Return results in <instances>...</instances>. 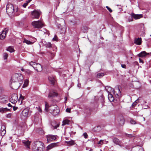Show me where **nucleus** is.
Returning <instances> with one entry per match:
<instances>
[{"instance_id": "nucleus-1", "label": "nucleus", "mask_w": 151, "mask_h": 151, "mask_svg": "<svg viewBox=\"0 0 151 151\" xmlns=\"http://www.w3.org/2000/svg\"><path fill=\"white\" fill-rule=\"evenodd\" d=\"M23 80V77L20 73H16L13 74L11 78L12 87L14 89H17L19 86V81Z\"/></svg>"}, {"instance_id": "nucleus-2", "label": "nucleus", "mask_w": 151, "mask_h": 151, "mask_svg": "<svg viewBox=\"0 0 151 151\" xmlns=\"http://www.w3.org/2000/svg\"><path fill=\"white\" fill-rule=\"evenodd\" d=\"M45 110L47 112L49 111L50 113L55 116L58 115L60 111L59 108L57 106H50L47 102H45Z\"/></svg>"}, {"instance_id": "nucleus-3", "label": "nucleus", "mask_w": 151, "mask_h": 151, "mask_svg": "<svg viewBox=\"0 0 151 151\" xmlns=\"http://www.w3.org/2000/svg\"><path fill=\"white\" fill-rule=\"evenodd\" d=\"M6 12L8 14L11 15L14 14V12H17L18 10V8L17 6L13 5L11 4H8L6 6Z\"/></svg>"}, {"instance_id": "nucleus-4", "label": "nucleus", "mask_w": 151, "mask_h": 151, "mask_svg": "<svg viewBox=\"0 0 151 151\" xmlns=\"http://www.w3.org/2000/svg\"><path fill=\"white\" fill-rule=\"evenodd\" d=\"M44 144L40 141H37L32 144L33 151H43Z\"/></svg>"}, {"instance_id": "nucleus-5", "label": "nucleus", "mask_w": 151, "mask_h": 151, "mask_svg": "<svg viewBox=\"0 0 151 151\" xmlns=\"http://www.w3.org/2000/svg\"><path fill=\"white\" fill-rule=\"evenodd\" d=\"M32 25L34 28L40 29L43 26V23L41 21L38 20L32 22Z\"/></svg>"}, {"instance_id": "nucleus-6", "label": "nucleus", "mask_w": 151, "mask_h": 151, "mask_svg": "<svg viewBox=\"0 0 151 151\" xmlns=\"http://www.w3.org/2000/svg\"><path fill=\"white\" fill-rule=\"evenodd\" d=\"M41 13L40 10H35L31 12V14L32 18L38 19L39 18Z\"/></svg>"}, {"instance_id": "nucleus-7", "label": "nucleus", "mask_w": 151, "mask_h": 151, "mask_svg": "<svg viewBox=\"0 0 151 151\" xmlns=\"http://www.w3.org/2000/svg\"><path fill=\"white\" fill-rule=\"evenodd\" d=\"M18 100L17 95L14 93L12 95L11 98L9 99V101L12 103L15 104L17 102Z\"/></svg>"}, {"instance_id": "nucleus-8", "label": "nucleus", "mask_w": 151, "mask_h": 151, "mask_svg": "<svg viewBox=\"0 0 151 151\" xmlns=\"http://www.w3.org/2000/svg\"><path fill=\"white\" fill-rule=\"evenodd\" d=\"M8 32V29L6 28L4 29L2 31L1 33L0 34V39L3 40L6 37V34Z\"/></svg>"}, {"instance_id": "nucleus-9", "label": "nucleus", "mask_w": 151, "mask_h": 151, "mask_svg": "<svg viewBox=\"0 0 151 151\" xmlns=\"http://www.w3.org/2000/svg\"><path fill=\"white\" fill-rule=\"evenodd\" d=\"M6 125L4 123H2L1 124V134L2 136H4L6 133Z\"/></svg>"}, {"instance_id": "nucleus-10", "label": "nucleus", "mask_w": 151, "mask_h": 151, "mask_svg": "<svg viewBox=\"0 0 151 151\" xmlns=\"http://www.w3.org/2000/svg\"><path fill=\"white\" fill-rule=\"evenodd\" d=\"M47 141L48 142H50L55 140L56 139V136L52 134H49L47 136Z\"/></svg>"}, {"instance_id": "nucleus-11", "label": "nucleus", "mask_w": 151, "mask_h": 151, "mask_svg": "<svg viewBox=\"0 0 151 151\" xmlns=\"http://www.w3.org/2000/svg\"><path fill=\"white\" fill-rule=\"evenodd\" d=\"M105 89L108 93V97H110L112 96L111 94L110 93L111 91L113 92L115 94V92L114 91V89L111 88V87L107 86L105 87Z\"/></svg>"}, {"instance_id": "nucleus-12", "label": "nucleus", "mask_w": 151, "mask_h": 151, "mask_svg": "<svg viewBox=\"0 0 151 151\" xmlns=\"http://www.w3.org/2000/svg\"><path fill=\"white\" fill-rule=\"evenodd\" d=\"M34 69L37 72H40L42 70V67L41 65L36 63L34 65Z\"/></svg>"}, {"instance_id": "nucleus-13", "label": "nucleus", "mask_w": 151, "mask_h": 151, "mask_svg": "<svg viewBox=\"0 0 151 151\" xmlns=\"http://www.w3.org/2000/svg\"><path fill=\"white\" fill-rule=\"evenodd\" d=\"M58 142L52 143L48 145L46 147V150L48 151L52 148L58 146Z\"/></svg>"}, {"instance_id": "nucleus-14", "label": "nucleus", "mask_w": 151, "mask_h": 151, "mask_svg": "<svg viewBox=\"0 0 151 151\" xmlns=\"http://www.w3.org/2000/svg\"><path fill=\"white\" fill-rule=\"evenodd\" d=\"M7 98L5 96H3L0 97V102L1 103L5 104L7 102Z\"/></svg>"}, {"instance_id": "nucleus-15", "label": "nucleus", "mask_w": 151, "mask_h": 151, "mask_svg": "<svg viewBox=\"0 0 151 151\" xmlns=\"http://www.w3.org/2000/svg\"><path fill=\"white\" fill-rule=\"evenodd\" d=\"M48 80L52 85H54L55 84L56 81L53 76H49L48 77Z\"/></svg>"}, {"instance_id": "nucleus-16", "label": "nucleus", "mask_w": 151, "mask_h": 151, "mask_svg": "<svg viewBox=\"0 0 151 151\" xmlns=\"http://www.w3.org/2000/svg\"><path fill=\"white\" fill-rule=\"evenodd\" d=\"M51 125L52 126L51 128L52 129H56L59 126V124L55 121L52 122H51Z\"/></svg>"}, {"instance_id": "nucleus-17", "label": "nucleus", "mask_w": 151, "mask_h": 151, "mask_svg": "<svg viewBox=\"0 0 151 151\" xmlns=\"http://www.w3.org/2000/svg\"><path fill=\"white\" fill-rule=\"evenodd\" d=\"M131 15L133 17V18L136 19H139L143 17L142 15V14H135L134 13H132Z\"/></svg>"}, {"instance_id": "nucleus-18", "label": "nucleus", "mask_w": 151, "mask_h": 151, "mask_svg": "<svg viewBox=\"0 0 151 151\" xmlns=\"http://www.w3.org/2000/svg\"><path fill=\"white\" fill-rule=\"evenodd\" d=\"M118 121L119 124L121 125L124 124L125 121L123 117L122 116L119 117L118 118Z\"/></svg>"}, {"instance_id": "nucleus-19", "label": "nucleus", "mask_w": 151, "mask_h": 151, "mask_svg": "<svg viewBox=\"0 0 151 151\" xmlns=\"http://www.w3.org/2000/svg\"><path fill=\"white\" fill-rule=\"evenodd\" d=\"M113 142L116 145H117L120 146H121V142L119 139L116 138H114L113 139Z\"/></svg>"}, {"instance_id": "nucleus-20", "label": "nucleus", "mask_w": 151, "mask_h": 151, "mask_svg": "<svg viewBox=\"0 0 151 151\" xmlns=\"http://www.w3.org/2000/svg\"><path fill=\"white\" fill-rule=\"evenodd\" d=\"M22 142L27 148L29 149L30 148L29 145L30 144V141H29L28 140H22Z\"/></svg>"}, {"instance_id": "nucleus-21", "label": "nucleus", "mask_w": 151, "mask_h": 151, "mask_svg": "<svg viewBox=\"0 0 151 151\" xmlns=\"http://www.w3.org/2000/svg\"><path fill=\"white\" fill-rule=\"evenodd\" d=\"M58 94L54 91H50L48 95L49 98H52V97L57 96Z\"/></svg>"}, {"instance_id": "nucleus-22", "label": "nucleus", "mask_w": 151, "mask_h": 151, "mask_svg": "<svg viewBox=\"0 0 151 151\" xmlns=\"http://www.w3.org/2000/svg\"><path fill=\"white\" fill-rule=\"evenodd\" d=\"M141 38H135L134 40V43L137 45H140L142 43Z\"/></svg>"}, {"instance_id": "nucleus-23", "label": "nucleus", "mask_w": 151, "mask_h": 151, "mask_svg": "<svg viewBox=\"0 0 151 151\" xmlns=\"http://www.w3.org/2000/svg\"><path fill=\"white\" fill-rule=\"evenodd\" d=\"M148 54V53L146 52L145 51H144L139 54L138 55V56L139 57L143 58L145 57L146 55Z\"/></svg>"}, {"instance_id": "nucleus-24", "label": "nucleus", "mask_w": 151, "mask_h": 151, "mask_svg": "<svg viewBox=\"0 0 151 151\" xmlns=\"http://www.w3.org/2000/svg\"><path fill=\"white\" fill-rule=\"evenodd\" d=\"M28 114V111L26 109L24 110L22 112V115L23 116L26 117L27 116Z\"/></svg>"}, {"instance_id": "nucleus-25", "label": "nucleus", "mask_w": 151, "mask_h": 151, "mask_svg": "<svg viewBox=\"0 0 151 151\" xmlns=\"http://www.w3.org/2000/svg\"><path fill=\"white\" fill-rule=\"evenodd\" d=\"M9 111V109H7L6 108H0V112L1 113H3L5 111Z\"/></svg>"}, {"instance_id": "nucleus-26", "label": "nucleus", "mask_w": 151, "mask_h": 151, "mask_svg": "<svg viewBox=\"0 0 151 151\" xmlns=\"http://www.w3.org/2000/svg\"><path fill=\"white\" fill-rule=\"evenodd\" d=\"M7 51H9L10 52H13L14 51L13 47L12 46H9L6 49Z\"/></svg>"}, {"instance_id": "nucleus-27", "label": "nucleus", "mask_w": 151, "mask_h": 151, "mask_svg": "<svg viewBox=\"0 0 151 151\" xmlns=\"http://www.w3.org/2000/svg\"><path fill=\"white\" fill-rule=\"evenodd\" d=\"M45 45L46 47L50 48L52 47V44H51L50 42H46V43L45 44Z\"/></svg>"}, {"instance_id": "nucleus-28", "label": "nucleus", "mask_w": 151, "mask_h": 151, "mask_svg": "<svg viewBox=\"0 0 151 151\" xmlns=\"http://www.w3.org/2000/svg\"><path fill=\"white\" fill-rule=\"evenodd\" d=\"M70 122L69 120L68 119H65L63 120V122L62 126H64L66 124H68L69 122Z\"/></svg>"}, {"instance_id": "nucleus-29", "label": "nucleus", "mask_w": 151, "mask_h": 151, "mask_svg": "<svg viewBox=\"0 0 151 151\" xmlns=\"http://www.w3.org/2000/svg\"><path fill=\"white\" fill-rule=\"evenodd\" d=\"M66 142L68 145H73L74 144V142L72 140L69 141H66Z\"/></svg>"}, {"instance_id": "nucleus-30", "label": "nucleus", "mask_w": 151, "mask_h": 151, "mask_svg": "<svg viewBox=\"0 0 151 151\" xmlns=\"http://www.w3.org/2000/svg\"><path fill=\"white\" fill-rule=\"evenodd\" d=\"M23 42L24 43H26L28 45H31L32 44V42H31L30 41L27 40L26 39H24Z\"/></svg>"}, {"instance_id": "nucleus-31", "label": "nucleus", "mask_w": 151, "mask_h": 151, "mask_svg": "<svg viewBox=\"0 0 151 151\" xmlns=\"http://www.w3.org/2000/svg\"><path fill=\"white\" fill-rule=\"evenodd\" d=\"M81 30L84 33L86 32L87 30V28L86 27H83L81 28Z\"/></svg>"}, {"instance_id": "nucleus-32", "label": "nucleus", "mask_w": 151, "mask_h": 151, "mask_svg": "<svg viewBox=\"0 0 151 151\" xmlns=\"http://www.w3.org/2000/svg\"><path fill=\"white\" fill-rule=\"evenodd\" d=\"M138 99L135 101L132 104V107L135 106L138 102Z\"/></svg>"}, {"instance_id": "nucleus-33", "label": "nucleus", "mask_w": 151, "mask_h": 151, "mask_svg": "<svg viewBox=\"0 0 151 151\" xmlns=\"http://www.w3.org/2000/svg\"><path fill=\"white\" fill-rule=\"evenodd\" d=\"M104 73H98L97 75V77L99 78L100 77H102L104 76Z\"/></svg>"}, {"instance_id": "nucleus-34", "label": "nucleus", "mask_w": 151, "mask_h": 151, "mask_svg": "<svg viewBox=\"0 0 151 151\" xmlns=\"http://www.w3.org/2000/svg\"><path fill=\"white\" fill-rule=\"evenodd\" d=\"M133 17H132V16L131 15L130 16L128 17V22H130L133 21Z\"/></svg>"}, {"instance_id": "nucleus-35", "label": "nucleus", "mask_w": 151, "mask_h": 151, "mask_svg": "<svg viewBox=\"0 0 151 151\" xmlns=\"http://www.w3.org/2000/svg\"><path fill=\"white\" fill-rule=\"evenodd\" d=\"M36 64V63L35 62H31L29 63V64L31 65L32 66V67L34 68V65L35 64Z\"/></svg>"}, {"instance_id": "nucleus-36", "label": "nucleus", "mask_w": 151, "mask_h": 151, "mask_svg": "<svg viewBox=\"0 0 151 151\" xmlns=\"http://www.w3.org/2000/svg\"><path fill=\"white\" fill-rule=\"evenodd\" d=\"M146 103V101L145 102V103L143 105V107L144 108V109H147V108H148V106L147 105H146L145 104V103Z\"/></svg>"}, {"instance_id": "nucleus-37", "label": "nucleus", "mask_w": 151, "mask_h": 151, "mask_svg": "<svg viewBox=\"0 0 151 151\" xmlns=\"http://www.w3.org/2000/svg\"><path fill=\"white\" fill-rule=\"evenodd\" d=\"M8 57V54L6 53H4V59H6Z\"/></svg>"}, {"instance_id": "nucleus-38", "label": "nucleus", "mask_w": 151, "mask_h": 151, "mask_svg": "<svg viewBox=\"0 0 151 151\" xmlns=\"http://www.w3.org/2000/svg\"><path fill=\"white\" fill-rule=\"evenodd\" d=\"M83 135L85 138H88V135L85 132L83 134Z\"/></svg>"}, {"instance_id": "nucleus-39", "label": "nucleus", "mask_w": 151, "mask_h": 151, "mask_svg": "<svg viewBox=\"0 0 151 151\" xmlns=\"http://www.w3.org/2000/svg\"><path fill=\"white\" fill-rule=\"evenodd\" d=\"M106 8L109 11V12H110L111 13V12H112V10L109 7H108V6H106Z\"/></svg>"}, {"instance_id": "nucleus-40", "label": "nucleus", "mask_w": 151, "mask_h": 151, "mask_svg": "<svg viewBox=\"0 0 151 151\" xmlns=\"http://www.w3.org/2000/svg\"><path fill=\"white\" fill-rule=\"evenodd\" d=\"M130 122L132 124H136V122L134 120H131L130 121Z\"/></svg>"}, {"instance_id": "nucleus-41", "label": "nucleus", "mask_w": 151, "mask_h": 151, "mask_svg": "<svg viewBox=\"0 0 151 151\" xmlns=\"http://www.w3.org/2000/svg\"><path fill=\"white\" fill-rule=\"evenodd\" d=\"M104 140H102V139H101L99 141V142H98V144H99V145H101L102 144H103V141Z\"/></svg>"}, {"instance_id": "nucleus-42", "label": "nucleus", "mask_w": 151, "mask_h": 151, "mask_svg": "<svg viewBox=\"0 0 151 151\" xmlns=\"http://www.w3.org/2000/svg\"><path fill=\"white\" fill-rule=\"evenodd\" d=\"M24 96H22L21 95H20V99L21 100V101L23 100L24 99Z\"/></svg>"}, {"instance_id": "nucleus-43", "label": "nucleus", "mask_w": 151, "mask_h": 151, "mask_svg": "<svg viewBox=\"0 0 151 151\" xmlns=\"http://www.w3.org/2000/svg\"><path fill=\"white\" fill-rule=\"evenodd\" d=\"M11 115H12V114H11V113H9V114H6V117L7 118H10L11 117Z\"/></svg>"}, {"instance_id": "nucleus-44", "label": "nucleus", "mask_w": 151, "mask_h": 151, "mask_svg": "<svg viewBox=\"0 0 151 151\" xmlns=\"http://www.w3.org/2000/svg\"><path fill=\"white\" fill-rule=\"evenodd\" d=\"M66 111L67 112L70 113V109L67 108L66 109Z\"/></svg>"}, {"instance_id": "nucleus-45", "label": "nucleus", "mask_w": 151, "mask_h": 151, "mask_svg": "<svg viewBox=\"0 0 151 151\" xmlns=\"http://www.w3.org/2000/svg\"><path fill=\"white\" fill-rule=\"evenodd\" d=\"M58 40V38L57 36L55 35L54 36V37L52 39L53 40H55L56 41H57Z\"/></svg>"}, {"instance_id": "nucleus-46", "label": "nucleus", "mask_w": 151, "mask_h": 151, "mask_svg": "<svg viewBox=\"0 0 151 151\" xmlns=\"http://www.w3.org/2000/svg\"><path fill=\"white\" fill-rule=\"evenodd\" d=\"M28 4H27V3H25L22 6H23L24 7V8H25L27 6Z\"/></svg>"}, {"instance_id": "nucleus-47", "label": "nucleus", "mask_w": 151, "mask_h": 151, "mask_svg": "<svg viewBox=\"0 0 151 151\" xmlns=\"http://www.w3.org/2000/svg\"><path fill=\"white\" fill-rule=\"evenodd\" d=\"M121 66H122V68H126V66L124 64H122V65H121Z\"/></svg>"}, {"instance_id": "nucleus-48", "label": "nucleus", "mask_w": 151, "mask_h": 151, "mask_svg": "<svg viewBox=\"0 0 151 151\" xmlns=\"http://www.w3.org/2000/svg\"><path fill=\"white\" fill-rule=\"evenodd\" d=\"M17 108H18L17 107H15L14 106H13V110L14 111L16 110L17 109Z\"/></svg>"}, {"instance_id": "nucleus-49", "label": "nucleus", "mask_w": 151, "mask_h": 151, "mask_svg": "<svg viewBox=\"0 0 151 151\" xmlns=\"http://www.w3.org/2000/svg\"><path fill=\"white\" fill-rule=\"evenodd\" d=\"M116 89L119 92V94H120V92L119 87H117Z\"/></svg>"}, {"instance_id": "nucleus-50", "label": "nucleus", "mask_w": 151, "mask_h": 151, "mask_svg": "<svg viewBox=\"0 0 151 151\" xmlns=\"http://www.w3.org/2000/svg\"><path fill=\"white\" fill-rule=\"evenodd\" d=\"M126 135L128 137H132V135H131V134H126Z\"/></svg>"}, {"instance_id": "nucleus-51", "label": "nucleus", "mask_w": 151, "mask_h": 151, "mask_svg": "<svg viewBox=\"0 0 151 151\" xmlns=\"http://www.w3.org/2000/svg\"><path fill=\"white\" fill-rule=\"evenodd\" d=\"M7 105L9 107H11L12 106V105L10 103H9Z\"/></svg>"}, {"instance_id": "nucleus-52", "label": "nucleus", "mask_w": 151, "mask_h": 151, "mask_svg": "<svg viewBox=\"0 0 151 151\" xmlns=\"http://www.w3.org/2000/svg\"><path fill=\"white\" fill-rule=\"evenodd\" d=\"M31 0H28L26 1V3H27V4H28V3H29L30 1Z\"/></svg>"}, {"instance_id": "nucleus-53", "label": "nucleus", "mask_w": 151, "mask_h": 151, "mask_svg": "<svg viewBox=\"0 0 151 151\" xmlns=\"http://www.w3.org/2000/svg\"><path fill=\"white\" fill-rule=\"evenodd\" d=\"M139 60L140 62H143V60L140 58H139Z\"/></svg>"}, {"instance_id": "nucleus-54", "label": "nucleus", "mask_w": 151, "mask_h": 151, "mask_svg": "<svg viewBox=\"0 0 151 151\" xmlns=\"http://www.w3.org/2000/svg\"><path fill=\"white\" fill-rule=\"evenodd\" d=\"M41 129V132L40 133V134H43V131H42V129Z\"/></svg>"}, {"instance_id": "nucleus-55", "label": "nucleus", "mask_w": 151, "mask_h": 151, "mask_svg": "<svg viewBox=\"0 0 151 151\" xmlns=\"http://www.w3.org/2000/svg\"><path fill=\"white\" fill-rule=\"evenodd\" d=\"M64 99H65V101H67V97H66V96H65Z\"/></svg>"}, {"instance_id": "nucleus-56", "label": "nucleus", "mask_w": 151, "mask_h": 151, "mask_svg": "<svg viewBox=\"0 0 151 151\" xmlns=\"http://www.w3.org/2000/svg\"><path fill=\"white\" fill-rule=\"evenodd\" d=\"M139 150L140 151H143V149L142 148H141L140 149H139Z\"/></svg>"}, {"instance_id": "nucleus-57", "label": "nucleus", "mask_w": 151, "mask_h": 151, "mask_svg": "<svg viewBox=\"0 0 151 151\" xmlns=\"http://www.w3.org/2000/svg\"><path fill=\"white\" fill-rule=\"evenodd\" d=\"M26 72L27 73H29L30 72V71L29 70H27V71H26Z\"/></svg>"}, {"instance_id": "nucleus-58", "label": "nucleus", "mask_w": 151, "mask_h": 151, "mask_svg": "<svg viewBox=\"0 0 151 151\" xmlns=\"http://www.w3.org/2000/svg\"><path fill=\"white\" fill-rule=\"evenodd\" d=\"M21 70L22 71H25V70L23 68H22L21 69Z\"/></svg>"}, {"instance_id": "nucleus-59", "label": "nucleus", "mask_w": 151, "mask_h": 151, "mask_svg": "<svg viewBox=\"0 0 151 151\" xmlns=\"http://www.w3.org/2000/svg\"><path fill=\"white\" fill-rule=\"evenodd\" d=\"M80 86H81V84H78V87H80Z\"/></svg>"}, {"instance_id": "nucleus-60", "label": "nucleus", "mask_w": 151, "mask_h": 151, "mask_svg": "<svg viewBox=\"0 0 151 151\" xmlns=\"http://www.w3.org/2000/svg\"><path fill=\"white\" fill-rule=\"evenodd\" d=\"M116 95H117V96H119L118 95V94H117V93H116Z\"/></svg>"}, {"instance_id": "nucleus-61", "label": "nucleus", "mask_w": 151, "mask_h": 151, "mask_svg": "<svg viewBox=\"0 0 151 151\" xmlns=\"http://www.w3.org/2000/svg\"><path fill=\"white\" fill-rule=\"evenodd\" d=\"M120 9H121V10H122L121 8H120Z\"/></svg>"}, {"instance_id": "nucleus-62", "label": "nucleus", "mask_w": 151, "mask_h": 151, "mask_svg": "<svg viewBox=\"0 0 151 151\" xmlns=\"http://www.w3.org/2000/svg\"><path fill=\"white\" fill-rule=\"evenodd\" d=\"M100 151H101V150H100Z\"/></svg>"}, {"instance_id": "nucleus-63", "label": "nucleus", "mask_w": 151, "mask_h": 151, "mask_svg": "<svg viewBox=\"0 0 151 151\" xmlns=\"http://www.w3.org/2000/svg\"><path fill=\"white\" fill-rule=\"evenodd\" d=\"M150 83H151V81H150Z\"/></svg>"}, {"instance_id": "nucleus-64", "label": "nucleus", "mask_w": 151, "mask_h": 151, "mask_svg": "<svg viewBox=\"0 0 151 151\" xmlns=\"http://www.w3.org/2000/svg\"><path fill=\"white\" fill-rule=\"evenodd\" d=\"M150 36L151 37V35H150Z\"/></svg>"}]
</instances>
